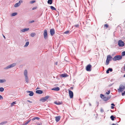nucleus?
<instances>
[{
	"label": "nucleus",
	"mask_w": 125,
	"mask_h": 125,
	"mask_svg": "<svg viewBox=\"0 0 125 125\" xmlns=\"http://www.w3.org/2000/svg\"><path fill=\"white\" fill-rule=\"evenodd\" d=\"M27 73H28L27 70H25L24 72V74L25 76L26 81L27 83H28L29 82Z\"/></svg>",
	"instance_id": "obj_2"
},
{
	"label": "nucleus",
	"mask_w": 125,
	"mask_h": 125,
	"mask_svg": "<svg viewBox=\"0 0 125 125\" xmlns=\"http://www.w3.org/2000/svg\"><path fill=\"white\" fill-rule=\"evenodd\" d=\"M50 8L51 9L53 10H56V8H54V7H53V6H50Z\"/></svg>",
	"instance_id": "obj_28"
},
{
	"label": "nucleus",
	"mask_w": 125,
	"mask_h": 125,
	"mask_svg": "<svg viewBox=\"0 0 125 125\" xmlns=\"http://www.w3.org/2000/svg\"><path fill=\"white\" fill-rule=\"evenodd\" d=\"M69 94L70 98H72L73 96V93L72 91L70 90H69Z\"/></svg>",
	"instance_id": "obj_10"
},
{
	"label": "nucleus",
	"mask_w": 125,
	"mask_h": 125,
	"mask_svg": "<svg viewBox=\"0 0 125 125\" xmlns=\"http://www.w3.org/2000/svg\"><path fill=\"white\" fill-rule=\"evenodd\" d=\"M49 97V96H46L44 97H43L41 98L40 100V101H42V102H44L46 101L47 99H48Z\"/></svg>",
	"instance_id": "obj_8"
},
{
	"label": "nucleus",
	"mask_w": 125,
	"mask_h": 125,
	"mask_svg": "<svg viewBox=\"0 0 125 125\" xmlns=\"http://www.w3.org/2000/svg\"><path fill=\"white\" fill-rule=\"evenodd\" d=\"M3 37H4V38H5V36H4L3 35Z\"/></svg>",
	"instance_id": "obj_54"
},
{
	"label": "nucleus",
	"mask_w": 125,
	"mask_h": 125,
	"mask_svg": "<svg viewBox=\"0 0 125 125\" xmlns=\"http://www.w3.org/2000/svg\"><path fill=\"white\" fill-rule=\"evenodd\" d=\"M122 56L120 55H117L115 56L113 58V60L114 61H116V60H119L122 59Z\"/></svg>",
	"instance_id": "obj_1"
},
{
	"label": "nucleus",
	"mask_w": 125,
	"mask_h": 125,
	"mask_svg": "<svg viewBox=\"0 0 125 125\" xmlns=\"http://www.w3.org/2000/svg\"><path fill=\"white\" fill-rule=\"evenodd\" d=\"M3 99L2 97L0 95V100L2 99Z\"/></svg>",
	"instance_id": "obj_42"
},
{
	"label": "nucleus",
	"mask_w": 125,
	"mask_h": 125,
	"mask_svg": "<svg viewBox=\"0 0 125 125\" xmlns=\"http://www.w3.org/2000/svg\"><path fill=\"white\" fill-rule=\"evenodd\" d=\"M17 13L14 12V13H12L11 14V16H15L16 15H17Z\"/></svg>",
	"instance_id": "obj_25"
},
{
	"label": "nucleus",
	"mask_w": 125,
	"mask_h": 125,
	"mask_svg": "<svg viewBox=\"0 0 125 125\" xmlns=\"http://www.w3.org/2000/svg\"><path fill=\"white\" fill-rule=\"evenodd\" d=\"M111 105H112V106H115V104H114V103H112L111 104Z\"/></svg>",
	"instance_id": "obj_46"
},
{
	"label": "nucleus",
	"mask_w": 125,
	"mask_h": 125,
	"mask_svg": "<svg viewBox=\"0 0 125 125\" xmlns=\"http://www.w3.org/2000/svg\"><path fill=\"white\" fill-rule=\"evenodd\" d=\"M124 77H125V74H124Z\"/></svg>",
	"instance_id": "obj_57"
},
{
	"label": "nucleus",
	"mask_w": 125,
	"mask_h": 125,
	"mask_svg": "<svg viewBox=\"0 0 125 125\" xmlns=\"http://www.w3.org/2000/svg\"><path fill=\"white\" fill-rule=\"evenodd\" d=\"M104 26L106 27V28H107L108 27V25L107 24H105L104 25Z\"/></svg>",
	"instance_id": "obj_35"
},
{
	"label": "nucleus",
	"mask_w": 125,
	"mask_h": 125,
	"mask_svg": "<svg viewBox=\"0 0 125 125\" xmlns=\"http://www.w3.org/2000/svg\"><path fill=\"white\" fill-rule=\"evenodd\" d=\"M29 42H26L25 43V45H24V47H27L29 44Z\"/></svg>",
	"instance_id": "obj_29"
},
{
	"label": "nucleus",
	"mask_w": 125,
	"mask_h": 125,
	"mask_svg": "<svg viewBox=\"0 0 125 125\" xmlns=\"http://www.w3.org/2000/svg\"><path fill=\"white\" fill-rule=\"evenodd\" d=\"M125 88V84L123 85L122 84L120 85L119 86V90L120 91H122Z\"/></svg>",
	"instance_id": "obj_9"
},
{
	"label": "nucleus",
	"mask_w": 125,
	"mask_h": 125,
	"mask_svg": "<svg viewBox=\"0 0 125 125\" xmlns=\"http://www.w3.org/2000/svg\"><path fill=\"white\" fill-rule=\"evenodd\" d=\"M121 55H122V56H124L125 55V51H124V52H123L122 53Z\"/></svg>",
	"instance_id": "obj_33"
},
{
	"label": "nucleus",
	"mask_w": 125,
	"mask_h": 125,
	"mask_svg": "<svg viewBox=\"0 0 125 125\" xmlns=\"http://www.w3.org/2000/svg\"><path fill=\"white\" fill-rule=\"evenodd\" d=\"M43 92L42 91L40 90H38L36 91V93L41 94Z\"/></svg>",
	"instance_id": "obj_16"
},
{
	"label": "nucleus",
	"mask_w": 125,
	"mask_h": 125,
	"mask_svg": "<svg viewBox=\"0 0 125 125\" xmlns=\"http://www.w3.org/2000/svg\"><path fill=\"white\" fill-rule=\"evenodd\" d=\"M110 91L109 90L108 91V92H106V94H110Z\"/></svg>",
	"instance_id": "obj_39"
},
{
	"label": "nucleus",
	"mask_w": 125,
	"mask_h": 125,
	"mask_svg": "<svg viewBox=\"0 0 125 125\" xmlns=\"http://www.w3.org/2000/svg\"><path fill=\"white\" fill-rule=\"evenodd\" d=\"M118 45L120 46L123 47L124 45V43L121 40H119L118 42Z\"/></svg>",
	"instance_id": "obj_5"
},
{
	"label": "nucleus",
	"mask_w": 125,
	"mask_h": 125,
	"mask_svg": "<svg viewBox=\"0 0 125 125\" xmlns=\"http://www.w3.org/2000/svg\"><path fill=\"white\" fill-rule=\"evenodd\" d=\"M37 125H41V124L40 123H38L37 124Z\"/></svg>",
	"instance_id": "obj_51"
},
{
	"label": "nucleus",
	"mask_w": 125,
	"mask_h": 125,
	"mask_svg": "<svg viewBox=\"0 0 125 125\" xmlns=\"http://www.w3.org/2000/svg\"><path fill=\"white\" fill-rule=\"evenodd\" d=\"M110 97H111L110 96H108L106 97L104 96L103 98V99L104 101H105L109 99Z\"/></svg>",
	"instance_id": "obj_13"
},
{
	"label": "nucleus",
	"mask_w": 125,
	"mask_h": 125,
	"mask_svg": "<svg viewBox=\"0 0 125 125\" xmlns=\"http://www.w3.org/2000/svg\"><path fill=\"white\" fill-rule=\"evenodd\" d=\"M100 111L102 113L103 112H104V111L103 110L102 108H101V109Z\"/></svg>",
	"instance_id": "obj_36"
},
{
	"label": "nucleus",
	"mask_w": 125,
	"mask_h": 125,
	"mask_svg": "<svg viewBox=\"0 0 125 125\" xmlns=\"http://www.w3.org/2000/svg\"><path fill=\"white\" fill-rule=\"evenodd\" d=\"M124 71H125V66H124Z\"/></svg>",
	"instance_id": "obj_50"
},
{
	"label": "nucleus",
	"mask_w": 125,
	"mask_h": 125,
	"mask_svg": "<svg viewBox=\"0 0 125 125\" xmlns=\"http://www.w3.org/2000/svg\"><path fill=\"white\" fill-rule=\"evenodd\" d=\"M35 119H37L38 120H39L40 119V118L38 117H35Z\"/></svg>",
	"instance_id": "obj_37"
},
{
	"label": "nucleus",
	"mask_w": 125,
	"mask_h": 125,
	"mask_svg": "<svg viewBox=\"0 0 125 125\" xmlns=\"http://www.w3.org/2000/svg\"><path fill=\"white\" fill-rule=\"evenodd\" d=\"M112 71L113 69L112 68H109L106 71V73H109V71H110L111 72H112Z\"/></svg>",
	"instance_id": "obj_18"
},
{
	"label": "nucleus",
	"mask_w": 125,
	"mask_h": 125,
	"mask_svg": "<svg viewBox=\"0 0 125 125\" xmlns=\"http://www.w3.org/2000/svg\"><path fill=\"white\" fill-rule=\"evenodd\" d=\"M54 104L57 105H60L61 104V103L59 102H54Z\"/></svg>",
	"instance_id": "obj_27"
},
{
	"label": "nucleus",
	"mask_w": 125,
	"mask_h": 125,
	"mask_svg": "<svg viewBox=\"0 0 125 125\" xmlns=\"http://www.w3.org/2000/svg\"><path fill=\"white\" fill-rule=\"evenodd\" d=\"M34 22V21H30V23H32L33 22Z\"/></svg>",
	"instance_id": "obj_44"
},
{
	"label": "nucleus",
	"mask_w": 125,
	"mask_h": 125,
	"mask_svg": "<svg viewBox=\"0 0 125 125\" xmlns=\"http://www.w3.org/2000/svg\"><path fill=\"white\" fill-rule=\"evenodd\" d=\"M16 64V63H13L10 65H9L6 67H4V69L7 70L15 66Z\"/></svg>",
	"instance_id": "obj_4"
},
{
	"label": "nucleus",
	"mask_w": 125,
	"mask_h": 125,
	"mask_svg": "<svg viewBox=\"0 0 125 125\" xmlns=\"http://www.w3.org/2000/svg\"><path fill=\"white\" fill-rule=\"evenodd\" d=\"M29 30V28H26L20 30V32H24L28 31Z\"/></svg>",
	"instance_id": "obj_12"
},
{
	"label": "nucleus",
	"mask_w": 125,
	"mask_h": 125,
	"mask_svg": "<svg viewBox=\"0 0 125 125\" xmlns=\"http://www.w3.org/2000/svg\"><path fill=\"white\" fill-rule=\"evenodd\" d=\"M110 118L113 121L114 120V118H115V117L113 115H111L110 117Z\"/></svg>",
	"instance_id": "obj_30"
},
{
	"label": "nucleus",
	"mask_w": 125,
	"mask_h": 125,
	"mask_svg": "<svg viewBox=\"0 0 125 125\" xmlns=\"http://www.w3.org/2000/svg\"><path fill=\"white\" fill-rule=\"evenodd\" d=\"M52 90L56 91H58L60 90V88L58 87H57L52 89Z\"/></svg>",
	"instance_id": "obj_17"
},
{
	"label": "nucleus",
	"mask_w": 125,
	"mask_h": 125,
	"mask_svg": "<svg viewBox=\"0 0 125 125\" xmlns=\"http://www.w3.org/2000/svg\"><path fill=\"white\" fill-rule=\"evenodd\" d=\"M35 0H32L30 1V3L31 4H33L35 2Z\"/></svg>",
	"instance_id": "obj_34"
},
{
	"label": "nucleus",
	"mask_w": 125,
	"mask_h": 125,
	"mask_svg": "<svg viewBox=\"0 0 125 125\" xmlns=\"http://www.w3.org/2000/svg\"><path fill=\"white\" fill-rule=\"evenodd\" d=\"M22 1L21 0H20L19 1V3H21L22 2Z\"/></svg>",
	"instance_id": "obj_47"
},
{
	"label": "nucleus",
	"mask_w": 125,
	"mask_h": 125,
	"mask_svg": "<svg viewBox=\"0 0 125 125\" xmlns=\"http://www.w3.org/2000/svg\"><path fill=\"white\" fill-rule=\"evenodd\" d=\"M44 37L45 39H46L48 37L47 33V31L46 29L44 30Z\"/></svg>",
	"instance_id": "obj_6"
},
{
	"label": "nucleus",
	"mask_w": 125,
	"mask_h": 125,
	"mask_svg": "<svg viewBox=\"0 0 125 125\" xmlns=\"http://www.w3.org/2000/svg\"><path fill=\"white\" fill-rule=\"evenodd\" d=\"M114 108V106H112L111 107V109H113Z\"/></svg>",
	"instance_id": "obj_48"
},
{
	"label": "nucleus",
	"mask_w": 125,
	"mask_h": 125,
	"mask_svg": "<svg viewBox=\"0 0 125 125\" xmlns=\"http://www.w3.org/2000/svg\"><path fill=\"white\" fill-rule=\"evenodd\" d=\"M89 104L90 105V106L91 105V104L90 103H89Z\"/></svg>",
	"instance_id": "obj_56"
},
{
	"label": "nucleus",
	"mask_w": 125,
	"mask_h": 125,
	"mask_svg": "<svg viewBox=\"0 0 125 125\" xmlns=\"http://www.w3.org/2000/svg\"><path fill=\"white\" fill-rule=\"evenodd\" d=\"M39 89V88L38 87H37V89Z\"/></svg>",
	"instance_id": "obj_55"
},
{
	"label": "nucleus",
	"mask_w": 125,
	"mask_h": 125,
	"mask_svg": "<svg viewBox=\"0 0 125 125\" xmlns=\"http://www.w3.org/2000/svg\"><path fill=\"white\" fill-rule=\"evenodd\" d=\"M27 93H30L29 95L30 96H32L33 95L34 93L32 91H27Z\"/></svg>",
	"instance_id": "obj_14"
},
{
	"label": "nucleus",
	"mask_w": 125,
	"mask_h": 125,
	"mask_svg": "<svg viewBox=\"0 0 125 125\" xmlns=\"http://www.w3.org/2000/svg\"><path fill=\"white\" fill-rule=\"evenodd\" d=\"M55 120L57 122H58L60 120V117L59 116H56L55 117Z\"/></svg>",
	"instance_id": "obj_15"
},
{
	"label": "nucleus",
	"mask_w": 125,
	"mask_h": 125,
	"mask_svg": "<svg viewBox=\"0 0 125 125\" xmlns=\"http://www.w3.org/2000/svg\"><path fill=\"white\" fill-rule=\"evenodd\" d=\"M31 119H29L28 120L24 123V125H27L31 121Z\"/></svg>",
	"instance_id": "obj_22"
},
{
	"label": "nucleus",
	"mask_w": 125,
	"mask_h": 125,
	"mask_svg": "<svg viewBox=\"0 0 125 125\" xmlns=\"http://www.w3.org/2000/svg\"><path fill=\"white\" fill-rule=\"evenodd\" d=\"M36 9V8L35 7H34L32 8V10H34L35 9Z\"/></svg>",
	"instance_id": "obj_49"
},
{
	"label": "nucleus",
	"mask_w": 125,
	"mask_h": 125,
	"mask_svg": "<svg viewBox=\"0 0 125 125\" xmlns=\"http://www.w3.org/2000/svg\"><path fill=\"white\" fill-rule=\"evenodd\" d=\"M21 3H17L15 4L14 6L15 7H17L21 5Z\"/></svg>",
	"instance_id": "obj_19"
},
{
	"label": "nucleus",
	"mask_w": 125,
	"mask_h": 125,
	"mask_svg": "<svg viewBox=\"0 0 125 125\" xmlns=\"http://www.w3.org/2000/svg\"><path fill=\"white\" fill-rule=\"evenodd\" d=\"M35 35L36 34L34 33H31V36L32 37H34Z\"/></svg>",
	"instance_id": "obj_26"
},
{
	"label": "nucleus",
	"mask_w": 125,
	"mask_h": 125,
	"mask_svg": "<svg viewBox=\"0 0 125 125\" xmlns=\"http://www.w3.org/2000/svg\"><path fill=\"white\" fill-rule=\"evenodd\" d=\"M55 64L56 65H57V62H56L55 63Z\"/></svg>",
	"instance_id": "obj_52"
},
{
	"label": "nucleus",
	"mask_w": 125,
	"mask_h": 125,
	"mask_svg": "<svg viewBox=\"0 0 125 125\" xmlns=\"http://www.w3.org/2000/svg\"><path fill=\"white\" fill-rule=\"evenodd\" d=\"M67 74H62L60 75V76L62 77H64L67 76Z\"/></svg>",
	"instance_id": "obj_21"
},
{
	"label": "nucleus",
	"mask_w": 125,
	"mask_h": 125,
	"mask_svg": "<svg viewBox=\"0 0 125 125\" xmlns=\"http://www.w3.org/2000/svg\"><path fill=\"white\" fill-rule=\"evenodd\" d=\"M92 67L91 65L90 64L87 65L86 67V70L88 71H91V68Z\"/></svg>",
	"instance_id": "obj_7"
},
{
	"label": "nucleus",
	"mask_w": 125,
	"mask_h": 125,
	"mask_svg": "<svg viewBox=\"0 0 125 125\" xmlns=\"http://www.w3.org/2000/svg\"><path fill=\"white\" fill-rule=\"evenodd\" d=\"M69 33V31H66L64 32V33L65 34H68Z\"/></svg>",
	"instance_id": "obj_38"
},
{
	"label": "nucleus",
	"mask_w": 125,
	"mask_h": 125,
	"mask_svg": "<svg viewBox=\"0 0 125 125\" xmlns=\"http://www.w3.org/2000/svg\"><path fill=\"white\" fill-rule=\"evenodd\" d=\"M102 96L104 97V95L102 94H100V97L102 98Z\"/></svg>",
	"instance_id": "obj_41"
},
{
	"label": "nucleus",
	"mask_w": 125,
	"mask_h": 125,
	"mask_svg": "<svg viewBox=\"0 0 125 125\" xmlns=\"http://www.w3.org/2000/svg\"><path fill=\"white\" fill-rule=\"evenodd\" d=\"M16 104V102H13L11 104V106H13L14 104Z\"/></svg>",
	"instance_id": "obj_31"
},
{
	"label": "nucleus",
	"mask_w": 125,
	"mask_h": 125,
	"mask_svg": "<svg viewBox=\"0 0 125 125\" xmlns=\"http://www.w3.org/2000/svg\"><path fill=\"white\" fill-rule=\"evenodd\" d=\"M47 2L48 4H51L52 3V0H48V1Z\"/></svg>",
	"instance_id": "obj_24"
},
{
	"label": "nucleus",
	"mask_w": 125,
	"mask_h": 125,
	"mask_svg": "<svg viewBox=\"0 0 125 125\" xmlns=\"http://www.w3.org/2000/svg\"><path fill=\"white\" fill-rule=\"evenodd\" d=\"M27 101L28 102H29L30 103H31L32 102H31V101H30L29 100H27Z\"/></svg>",
	"instance_id": "obj_43"
},
{
	"label": "nucleus",
	"mask_w": 125,
	"mask_h": 125,
	"mask_svg": "<svg viewBox=\"0 0 125 125\" xmlns=\"http://www.w3.org/2000/svg\"><path fill=\"white\" fill-rule=\"evenodd\" d=\"M79 25L78 24H76L75 25L72 26V28H73L74 27H75L77 28H79Z\"/></svg>",
	"instance_id": "obj_23"
},
{
	"label": "nucleus",
	"mask_w": 125,
	"mask_h": 125,
	"mask_svg": "<svg viewBox=\"0 0 125 125\" xmlns=\"http://www.w3.org/2000/svg\"><path fill=\"white\" fill-rule=\"evenodd\" d=\"M4 123H3V122H2L0 124H2V125H3L4 124Z\"/></svg>",
	"instance_id": "obj_53"
},
{
	"label": "nucleus",
	"mask_w": 125,
	"mask_h": 125,
	"mask_svg": "<svg viewBox=\"0 0 125 125\" xmlns=\"http://www.w3.org/2000/svg\"><path fill=\"white\" fill-rule=\"evenodd\" d=\"M124 94L125 96V91H124V92L122 93V96H124Z\"/></svg>",
	"instance_id": "obj_40"
},
{
	"label": "nucleus",
	"mask_w": 125,
	"mask_h": 125,
	"mask_svg": "<svg viewBox=\"0 0 125 125\" xmlns=\"http://www.w3.org/2000/svg\"><path fill=\"white\" fill-rule=\"evenodd\" d=\"M6 80L5 79H0V83H2L6 82Z\"/></svg>",
	"instance_id": "obj_20"
},
{
	"label": "nucleus",
	"mask_w": 125,
	"mask_h": 125,
	"mask_svg": "<svg viewBox=\"0 0 125 125\" xmlns=\"http://www.w3.org/2000/svg\"><path fill=\"white\" fill-rule=\"evenodd\" d=\"M36 119H35V117H34L32 119V121H34Z\"/></svg>",
	"instance_id": "obj_45"
},
{
	"label": "nucleus",
	"mask_w": 125,
	"mask_h": 125,
	"mask_svg": "<svg viewBox=\"0 0 125 125\" xmlns=\"http://www.w3.org/2000/svg\"><path fill=\"white\" fill-rule=\"evenodd\" d=\"M4 90V89L3 87L0 88V91L1 92H3Z\"/></svg>",
	"instance_id": "obj_32"
},
{
	"label": "nucleus",
	"mask_w": 125,
	"mask_h": 125,
	"mask_svg": "<svg viewBox=\"0 0 125 125\" xmlns=\"http://www.w3.org/2000/svg\"><path fill=\"white\" fill-rule=\"evenodd\" d=\"M50 33L52 36H53L55 34L54 30L53 29H51L50 30Z\"/></svg>",
	"instance_id": "obj_11"
},
{
	"label": "nucleus",
	"mask_w": 125,
	"mask_h": 125,
	"mask_svg": "<svg viewBox=\"0 0 125 125\" xmlns=\"http://www.w3.org/2000/svg\"><path fill=\"white\" fill-rule=\"evenodd\" d=\"M112 58L111 55H108L107 57L106 60V61L105 64L106 65H107L109 63V61L111 60L110 59Z\"/></svg>",
	"instance_id": "obj_3"
}]
</instances>
